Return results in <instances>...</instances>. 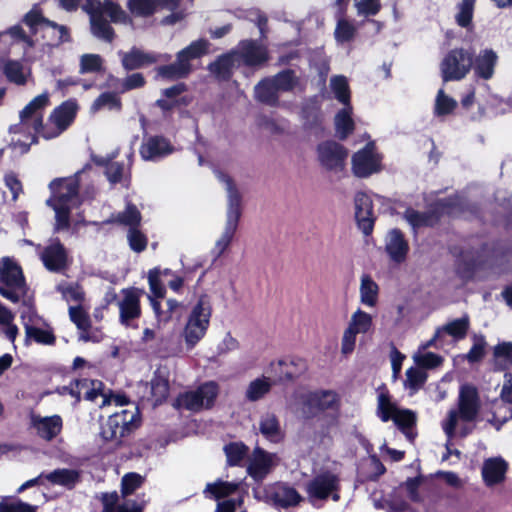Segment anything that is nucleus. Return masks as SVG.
Instances as JSON below:
<instances>
[{
  "label": "nucleus",
  "mask_w": 512,
  "mask_h": 512,
  "mask_svg": "<svg viewBox=\"0 0 512 512\" xmlns=\"http://www.w3.org/2000/svg\"><path fill=\"white\" fill-rule=\"evenodd\" d=\"M49 105V94L44 92L33 98L19 113V122L10 127L12 134L22 135L26 140L17 139L15 147L27 152L36 143L37 135L53 139L65 131L73 122L78 106L74 101H66L55 108L46 126H43V112Z\"/></svg>",
  "instance_id": "f257e3e1"
},
{
  "label": "nucleus",
  "mask_w": 512,
  "mask_h": 512,
  "mask_svg": "<svg viewBox=\"0 0 512 512\" xmlns=\"http://www.w3.org/2000/svg\"><path fill=\"white\" fill-rule=\"evenodd\" d=\"M215 175L227 193L226 223L211 249V255L216 260L230 247L236 234L241 217V195L229 175L221 171H216Z\"/></svg>",
  "instance_id": "f03ea898"
},
{
  "label": "nucleus",
  "mask_w": 512,
  "mask_h": 512,
  "mask_svg": "<svg viewBox=\"0 0 512 512\" xmlns=\"http://www.w3.org/2000/svg\"><path fill=\"white\" fill-rule=\"evenodd\" d=\"M78 186L76 176L56 179L50 183L52 196L47 200V205L55 211L57 230L68 227L70 210L80 204Z\"/></svg>",
  "instance_id": "7ed1b4c3"
},
{
  "label": "nucleus",
  "mask_w": 512,
  "mask_h": 512,
  "mask_svg": "<svg viewBox=\"0 0 512 512\" xmlns=\"http://www.w3.org/2000/svg\"><path fill=\"white\" fill-rule=\"evenodd\" d=\"M211 315L212 307L209 299L206 296H201L192 307L182 333L185 344L189 349L194 348L204 338L210 324Z\"/></svg>",
  "instance_id": "20e7f679"
},
{
  "label": "nucleus",
  "mask_w": 512,
  "mask_h": 512,
  "mask_svg": "<svg viewBox=\"0 0 512 512\" xmlns=\"http://www.w3.org/2000/svg\"><path fill=\"white\" fill-rule=\"evenodd\" d=\"M479 406L477 390L470 385L462 386L459 393L458 410H451L442 424L446 436L453 438L460 420L463 422L473 421L478 414Z\"/></svg>",
  "instance_id": "39448f33"
},
{
  "label": "nucleus",
  "mask_w": 512,
  "mask_h": 512,
  "mask_svg": "<svg viewBox=\"0 0 512 512\" xmlns=\"http://www.w3.org/2000/svg\"><path fill=\"white\" fill-rule=\"evenodd\" d=\"M65 391L80 400L81 396L89 401H97L100 399L98 406L103 408L107 405L114 403L118 407H122L127 404L128 400L125 396L115 395L110 390H105L104 385L98 380H76L72 383L69 388L65 387Z\"/></svg>",
  "instance_id": "423d86ee"
},
{
  "label": "nucleus",
  "mask_w": 512,
  "mask_h": 512,
  "mask_svg": "<svg viewBox=\"0 0 512 512\" xmlns=\"http://www.w3.org/2000/svg\"><path fill=\"white\" fill-rule=\"evenodd\" d=\"M138 422L137 407L121 409L108 417L102 426L101 435L106 441L119 443L123 437L137 427Z\"/></svg>",
  "instance_id": "0eeeda50"
},
{
  "label": "nucleus",
  "mask_w": 512,
  "mask_h": 512,
  "mask_svg": "<svg viewBox=\"0 0 512 512\" xmlns=\"http://www.w3.org/2000/svg\"><path fill=\"white\" fill-rule=\"evenodd\" d=\"M473 50L465 48L451 49L440 63V73L443 82L460 81L472 69Z\"/></svg>",
  "instance_id": "6e6552de"
},
{
  "label": "nucleus",
  "mask_w": 512,
  "mask_h": 512,
  "mask_svg": "<svg viewBox=\"0 0 512 512\" xmlns=\"http://www.w3.org/2000/svg\"><path fill=\"white\" fill-rule=\"evenodd\" d=\"M377 414L383 422L393 420L409 440L413 439L410 428L415 424V413L408 409H399L385 390L378 393Z\"/></svg>",
  "instance_id": "1a4fd4ad"
},
{
  "label": "nucleus",
  "mask_w": 512,
  "mask_h": 512,
  "mask_svg": "<svg viewBox=\"0 0 512 512\" xmlns=\"http://www.w3.org/2000/svg\"><path fill=\"white\" fill-rule=\"evenodd\" d=\"M0 294L14 303L26 294L21 268L9 258H3L0 267Z\"/></svg>",
  "instance_id": "9d476101"
},
{
  "label": "nucleus",
  "mask_w": 512,
  "mask_h": 512,
  "mask_svg": "<svg viewBox=\"0 0 512 512\" xmlns=\"http://www.w3.org/2000/svg\"><path fill=\"white\" fill-rule=\"evenodd\" d=\"M339 487L340 480L338 476L330 471H325L308 481L305 490L308 500L315 504L317 501L326 500L330 496L334 501H338Z\"/></svg>",
  "instance_id": "9b49d317"
},
{
  "label": "nucleus",
  "mask_w": 512,
  "mask_h": 512,
  "mask_svg": "<svg viewBox=\"0 0 512 512\" xmlns=\"http://www.w3.org/2000/svg\"><path fill=\"white\" fill-rule=\"evenodd\" d=\"M219 393L216 382L209 381L202 384L197 390L188 391L178 396L176 407L191 411H199L213 406Z\"/></svg>",
  "instance_id": "f8f14e48"
},
{
  "label": "nucleus",
  "mask_w": 512,
  "mask_h": 512,
  "mask_svg": "<svg viewBox=\"0 0 512 512\" xmlns=\"http://www.w3.org/2000/svg\"><path fill=\"white\" fill-rule=\"evenodd\" d=\"M24 23L30 28L32 33L42 32L44 36L53 39L52 45H60L68 42L69 32L66 26L45 19L37 8L30 10L23 19Z\"/></svg>",
  "instance_id": "ddd939ff"
},
{
  "label": "nucleus",
  "mask_w": 512,
  "mask_h": 512,
  "mask_svg": "<svg viewBox=\"0 0 512 512\" xmlns=\"http://www.w3.org/2000/svg\"><path fill=\"white\" fill-rule=\"evenodd\" d=\"M372 325L373 318L370 314L361 309L353 312L341 337V353L345 356L352 354L356 346L357 335L368 333Z\"/></svg>",
  "instance_id": "4468645a"
},
{
  "label": "nucleus",
  "mask_w": 512,
  "mask_h": 512,
  "mask_svg": "<svg viewBox=\"0 0 512 512\" xmlns=\"http://www.w3.org/2000/svg\"><path fill=\"white\" fill-rule=\"evenodd\" d=\"M143 291L137 288L122 289L117 297L119 322L125 327H134V321L141 316L140 299Z\"/></svg>",
  "instance_id": "2eb2a0df"
},
{
  "label": "nucleus",
  "mask_w": 512,
  "mask_h": 512,
  "mask_svg": "<svg viewBox=\"0 0 512 512\" xmlns=\"http://www.w3.org/2000/svg\"><path fill=\"white\" fill-rule=\"evenodd\" d=\"M29 427L38 438L50 442L60 435L63 429V419L58 414L42 415L31 412Z\"/></svg>",
  "instance_id": "dca6fc26"
},
{
  "label": "nucleus",
  "mask_w": 512,
  "mask_h": 512,
  "mask_svg": "<svg viewBox=\"0 0 512 512\" xmlns=\"http://www.w3.org/2000/svg\"><path fill=\"white\" fill-rule=\"evenodd\" d=\"M381 156L376 152L373 143H368L352 157V171L355 176L366 178L381 170Z\"/></svg>",
  "instance_id": "f3484780"
},
{
  "label": "nucleus",
  "mask_w": 512,
  "mask_h": 512,
  "mask_svg": "<svg viewBox=\"0 0 512 512\" xmlns=\"http://www.w3.org/2000/svg\"><path fill=\"white\" fill-rule=\"evenodd\" d=\"M317 156L325 169L338 172L345 166L348 151L335 141H324L317 146Z\"/></svg>",
  "instance_id": "a211bd4d"
},
{
  "label": "nucleus",
  "mask_w": 512,
  "mask_h": 512,
  "mask_svg": "<svg viewBox=\"0 0 512 512\" xmlns=\"http://www.w3.org/2000/svg\"><path fill=\"white\" fill-rule=\"evenodd\" d=\"M279 463V457L256 447L248 460L247 473L255 481L263 480Z\"/></svg>",
  "instance_id": "6ab92c4d"
},
{
  "label": "nucleus",
  "mask_w": 512,
  "mask_h": 512,
  "mask_svg": "<svg viewBox=\"0 0 512 512\" xmlns=\"http://www.w3.org/2000/svg\"><path fill=\"white\" fill-rule=\"evenodd\" d=\"M181 0H127L126 7L133 18L148 19L160 9L174 11Z\"/></svg>",
  "instance_id": "aec40b11"
},
{
  "label": "nucleus",
  "mask_w": 512,
  "mask_h": 512,
  "mask_svg": "<svg viewBox=\"0 0 512 512\" xmlns=\"http://www.w3.org/2000/svg\"><path fill=\"white\" fill-rule=\"evenodd\" d=\"M494 356L506 370L505 382L500 393L501 399L504 402L512 403V342L498 344L494 349ZM510 418H512V409Z\"/></svg>",
  "instance_id": "412c9836"
},
{
  "label": "nucleus",
  "mask_w": 512,
  "mask_h": 512,
  "mask_svg": "<svg viewBox=\"0 0 512 512\" xmlns=\"http://www.w3.org/2000/svg\"><path fill=\"white\" fill-rule=\"evenodd\" d=\"M509 468L508 462L501 456L489 457L483 461L481 477L484 485L494 488L503 484Z\"/></svg>",
  "instance_id": "4be33fe9"
},
{
  "label": "nucleus",
  "mask_w": 512,
  "mask_h": 512,
  "mask_svg": "<svg viewBox=\"0 0 512 512\" xmlns=\"http://www.w3.org/2000/svg\"><path fill=\"white\" fill-rule=\"evenodd\" d=\"M234 53L238 59V65L257 66L268 60L266 48L252 40L240 42Z\"/></svg>",
  "instance_id": "5701e85b"
},
{
  "label": "nucleus",
  "mask_w": 512,
  "mask_h": 512,
  "mask_svg": "<svg viewBox=\"0 0 512 512\" xmlns=\"http://www.w3.org/2000/svg\"><path fill=\"white\" fill-rule=\"evenodd\" d=\"M100 6L96 0H86L83 9L90 16L91 31L97 38L111 42L114 38V31L110 24L103 18Z\"/></svg>",
  "instance_id": "b1692460"
},
{
  "label": "nucleus",
  "mask_w": 512,
  "mask_h": 512,
  "mask_svg": "<svg viewBox=\"0 0 512 512\" xmlns=\"http://www.w3.org/2000/svg\"><path fill=\"white\" fill-rule=\"evenodd\" d=\"M337 402V394L333 391L307 393L303 396V412L307 415H314L320 411L335 408Z\"/></svg>",
  "instance_id": "393cba45"
},
{
  "label": "nucleus",
  "mask_w": 512,
  "mask_h": 512,
  "mask_svg": "<svg viewBox=\"0 0 512 512\" xmlns=\"http://www.w3.org/2000/svg\"><path fill=\"white\" fill-rule=\"evenodd\" d=\"M44 266L53 272H59L67 265L68 254L59 240L53 239L40 253Z\"/></svg>",
  "instance_id": "a878e982"
},
{
  "label": "nucleus",
  "mask_w": 512,
  "mask_h": 512,
  "mask_svg": "<svg viewBox=\"0 0 512 512\" xmlns=\"http://www.w3.org/2000/svg\"><path fill=\"white\" fill-rule=\"evenodd\" d=\"M172 152L173 147L170 142L161 136L145 139L140 147V155L145 161H158Z\"/></svg>",
  "instance_id": "bb28decb"
},
{
  "label": "nucleus",
  "mask_w": 512,
  "mask_h": 512,
  "mask_svg": "<svg viewBox=\"0 0 512 512\" xmlns=\"http://www.w3.org/2000/svg\"><path fill=\"white\" fill-rule=\"evenodd\" d=\"M385 251L392 262L399 264L405 261L409 245L400 230L392 229L387 233Z\"/></svg>",
  "instance_id": "cd10ccee"
},
{
  "label": "nucleus",
  "mask_w": 512,
  "mask_h": 512,
  "mask_svg": "<svg viewBox=\"0 0 512 512\" xmlns=\"http://www.w3.org/2000/svg\"><path fill=\"white\" fill-rule=\"evenodd\" d=\"M497 62L498 55L493 49H483L476 56L473 53L472 69L475 76L483 80L491 79L494 76Z\"/></svg>",
  "instance_id": "c85d7f7f"
},
{
  "label": "nucleus",
  "mask_w": 512,
  "mask_h": 512,
  "mask_svg": "<svg viewBox=\"0 0 512 512\" xmlns=\"http://www.w3.org/2000/svg\"><path fill=\"white\" fill-rule=\"evenodd\" d=\"M268 497L275 505L284 508L295 506L302 500L296 489L283 483L271 487L268 491Z\"/></svg>",
  "instance_id": "c756f323"
},
{
  "label": "nucleus",
  "mask_w": 512,
  "mask_h": 512,
  "mask_svg": "<svg viewBox=\"0 0 512 512\" xmlns=\"http://www.w3.org/2000/svg\"><path fill=\"white\" fill-rule=\"evenodd\" d=\"M151 398L154 404H161L169 394V373L166 368H158L150 382Z\"/></svg>",
  "instance_id": "7c9ffc66"
},
{
  "label": "nucleus",
  "mask_w": 512,
  "mask_h": 512,
  "mask_svg": "<svg viewBox=\"0 0 512 512\" xmlns=\"http://www.w3.org/2000/svg\"><path fill=\"white\" fill-rule=\"evenodd\" d=\"M259 431L267 440L273 443L280 442L284 437L279 420L272 413H265L261 416Z\"/></svg>",
  "instance_id": "2f4dec72"
},
{
  "label": "nucleus",
  "mask_w": 512,
  "mask_h": 512,
  "mask_svg": "<svg viewBox=\"0 0 512 512\" xmlns=\"http://www.w3.org/2000/svg\"><path fill=\"white\" fill-rule=\"evenodd\" d=\"M254 97L257 101L269 106L279 105V92L270 77L261 80L254 87Z\"/></svg>",
  "instance_id": "473e14b6"
},
{
  "label": "nucleus",
  "mask_w": 512,
  "mask_h": 512,
  "mask_svg": "<svg viewBox=\"0 0 512 512\" xmlns=\"http://www.w3.org/2000/svg\"><path fill=\"white\" fill-rule=\"evenodd\" d=\"M96 4L101 7V13L109 16L113 23L133 26L131 14H128L118 3L111 0H105L104 2L96 0Z\"/></svg>",
  "instance_id": "72a5a7b5"
},
{
  "label": "nucleus",
  "mask_w": 512,
  "mask_h": 512,
  "mask_svg": "<svg viewBox=\"0 0 512 512\" xmlns=\"http://www.w3.org/2000/svg\"><path fill=\"white\" fill-rule=\"evenodd\" d=\"M122 64L126 70H134L145 65L157 62L158 57L153 53H146L137 48L131 49L128 53H123Z\"/></svg>",
  "instance_id": "f704fd0d"
},
{
  "label": "nucleus",
  "mask_w": 512,
  "mask_h": 512,
  "mask_svg": "<svg viewBox=\"0 0 512 512\" xmlns=\"http://www.w3.org/2000/svg\"><path fill=\"white\" fill-rule=\"evenodd\" d=\"M238 59L234 50L220 56L215 62L209 65L210 72L219 79H228L233 68L239 67Z\"/></svg>",
  "instance_id": "c9c22d12"
},
{
  "label": "nucleus",
  "mask_w": 512,
  "mask_h": 512,
  "mask_svg": "<svg viewBox=\"0 0 512 512\" xmlns=\"http://www.w3.org/2000/svg\"><path fill=\"white\" fill-rule=\"evenodd\" d=\"M352 105H343L334 117L335 130L340 139H345L354 130V122L352 119Z\"/></svg>",
  "instance_id": "e433bc0d"
},
{
  "label": "nucleus",
  "mask_w": 512,
  "mask_h": 512,
  "mask_svg": "<svg viewBox=\"0 0 512 512\" xmlns=\"http://www.w3.org/2000/svg\"><path fill=\"white\" fill-rule=\"evenodd\" d=\"M2 71L6 78L16 85H24L30 75V69L17 60L5 61L2 65Z\"/></svg>",
  "instance_id": "4c0bfd02"
},
{
  "label": "nucleus",
  "mask_w": 512,
  "mask_h": 512,
  "mask_svg": "<svg viewBox=\"0 0 512 512\" xmlns=\"http://www.w3.org/2000/svg\"><path fill=\"white\" fill-rule=\"evenodd\" d=\"M469 325V317L465 315L438 327L437 330L440 332L444 341L446 335L451 336L455 341H459L465 338Z\"/></svg>",
  "instance_id": "58836bf2"
},
{
  "label": "nucleus",
  "mask_w": 512,
  "mask_h": 512,
  "mask_svg": "<svg viewBox=\"0 0 512 512\" xmlns=\"http://www.w3.org/2000/svg\"><path fill=\"white\" fill-rule=\"evenodd\" d=\"M119 495L117 492L106 493L102 496L105 512H142V507L135 501H127L118 504Z\"/></svg>",
  "instance_id": "ea45409f"
},
{
  "label": "nucleus",
  "mask_w": 512,
  "mask_h": 512,
  "mask_svg": "<svg viewBox=\"0 0 512 512\" xmlns=\"http://www.w3.org/2000/svg\"><path fill=\"white\" fill-rule=\"evenodd\" d=\"M360 301L367 307H374L378 301L379 287L367 274H363L360 280Z\"/></svg>",
  "instance_id": "a19ab883"
},
{
  "label": "nucleus",
  "mask_w": 512,
  "mask_h": 512,
  "mask_svg": "<svg viewBox=\"0 0 512 512\" xmlns=\"http://www.w3.org/2000/svg\"><path fill=\"white\" fill-rule=\"evenodd\" d=\"M273 385V381L270 377H266L265 375L258 377L248 384L245 397L251 402L258 401L269 393Z\"/></svg>",
  "instance_id": "79ce46f5"
},
{
  "label": "nucleus",
  "mask_w": 512,
  "mask_h": 512,
  "mask_svg": "<svg viewBox=\"0 0 512 512\" xmlns=\"http://www.w3.org/2000/svg\"><path fill=\"white\" fill-rule=\"evenodd\" d=\"M208 48L209 42L207 40L198 39L196 41L191 42L190 45H188L184 49L180 50L177 53V57L183 64L191 66L190 61L205 55L208 52Z\"/></svg>",
  "instance_id": "37998d69"
},
{
  "label": "nucleus",
  "mask_w": 512,
  "mask_h": 512,
  "mask_svg": "<svg viewBox=\"0 0 512 512\" xmlns=\"http://www.w3.org/2000/svg\"><path fill=\"white\" fill-rule=\"evenodd\" d=\"M45 479L53 485L72 488L79 481V473L73 469H56L47 473Z\"/></svg>",
  "instance_id": "c03bdc74"
},
{
  "label": "nucleus",
  "mask_w": 512,
  "mask_h": 512,
  "mask_svg": "<svg viewBox=\"0 0 512 512\" xmlns=\"http://www.w3.org/2000/svg\"><path fill=\"white\" fill-rule=\"evenodd\" d=\"M69 316L71 321L81 330L80 340L89 341L91 338L88 334V329L90 328L88 313L81 306H70Z\"/></svg>",
  "instance_id": "a18cd8bd"
},
{
  "label": "nucleus",
  "mask_w": 512,
  "mask_h": 512,
  "mask_svg": "<svg viewBox=\"0 0 512 512\" xmlns=\"http://www.w3.org/2000/svg\"><path fill=\"white\" fill-rule=\"evenodd\" d=\"M329 86L334 97L342 105L351 104L349 84L345 76L335 75L331 77Z\"/></svg>",
  "instance_id": "49530a36"
},
{
  "label": "nucleus",
  "mask_w": 512,
  "mask_h": 512,
  "mask_svg": "<svg viewBox=\"0 0 512 512\" xmlns=\"http://www.w3.org/2000/svg\"><path fill=\"white\" fill-rule=\"evenodd\" d=\"M476 0H460L456 5L455 21L462 28H468L473 19Z\"/></svg>",
  "instance_id": "de8ad7c7"
},
{
  "label": "nucleus",
  "mask_w": 512,
  "mask_h": 512,
  "mask_svg": "<svg viewBox=\"0 0 512 512\" xmlns=\"http://www.w3.org/2000/svg\"><path fill=\"white\" fill-rule=\"evenodd\" d=\"M357 32L355 24L344 18L339 17L334 31L335 40L340 43H347L354 39Z\"/></svg>",
  "instance_id": "09e8293b"
},
{
  "label": "nucleus",
  "mask_w": 512,
  "mask_h": 512,
  "mask_svg": "<svg viewBox=\"0 0 512 512\" xmlns=\"http://www.w3.org/2000/svg\"><path fill=\"white\" fill-rule=\"evenodd\" d=\"M270 78L274 82L278 92L291 91L299 84L297 75L290 69L283 70Z\"/></svg>",
  "instance_id": "8fccbe9b"
},
{
  "label": "nucleus",
  "mask_w": 512,
  "mask_h": 512,
  "mask_svg": "<svg viewBox=\"0 0 512 512\" xmlns=\"http://www.w3.org/2000/svg\"><path fill=\"white\" fill-rule=\"evenodd\" d=\"M404 219L413 230H416L421 227L433 225L438 217L429 213H421L414 209H407L404 213Z\"/></svg>",
  "instance_id": "3c124183"
},
{
  "label": "nucleus",
  "mask_w": 512,
  "mask_h": 512,
  "mask_svg": "<svg viewBox=\"0 0 512 512\" xmlns=\"http://www.w3.org/2000/svg\"><path fill=\"white\" fill-rule=\"evenodd\" d=\"M238 487L239 483L218 480L214 483L207 484L204 493L207 496L209 494L215 499H220L233 494L238 489Z\"/></svg>",
  "instance_id": "603ef678"
},
{
  "label": "nucleus",
  "mask_w": 512,
  "mask_h": 512,
  "mask_svg": "<svg viewBox=\"0 0 512 512\" xmlns=\"http://www.w3.org/2000/svg\"><path fill=\"white\" fill-rule=\"evenodd\" d=\"M192 70L191 66H187L180 62L176 57V61L170 65L161 66L157 69L158 75L163 78L176 79L186 77Z\"/></svg>",
  "instance_id": "864d4df0"
},
{
  "label": "nucleus",
  "mask_w": 512,
  "mask_h": 512,
  "mask_svg": "<svg viewBox=\"0 0 512 512\" xmlns=\"http://www.w3.org/2000/svg\"><path fill=\"white\" fill-rule=\"evenodd\" d=\"M26 344L29 343L30 340H34L35 342L43 345H52L55 343V336L51 330L41 329L39 326L28 327L25 331Z\"/></svg>",
  "instance_id": "5fc2aeb1"
},
{
  "label": "nucleus",
  "mask_w": 512,
  "mask_h": 512,
  "mask_svg": "<svg viewBox=\"0 0 512 512\" xmlns=\"http://www.w3.org/2000/svg\"><path fill=\"white\" fill-rule=\"evenodd\" d=\"M302 119L307 127H313L321 122V113L315 98L309 99L302 109Z\"/></svg>",
  "instance_id": "6e6d98bb"
},
{
  "label": "nucleus",
  "mask_w": 512,
  "mask_h": 512,
  "mask_svg": "<svg viewBox=\"0 0 512 512\" xmlns=\"http://www.w3.org/2000/svg\"><path fill=\"white\" fill-rule=\"evenodd\" d=\"M227 463L230 466H238L247 455L248 448L243 443H230L224 447Z\"/></svg>",
  "instance_id": "4d7b16f0"
},
{
  "label": "nucleus",
  "mask_w": 512,
  "mask_h": 512,
  "mask_svg": "<svg viewBox=\"0 0 512 512\" xmlns=\"http://www.w3.org/2000/svg\"><path fill=\"white\" fill-rule=\"evenodd\" d=\"M457 106V101L448 96L443 89H440L435 99L434 112L437 116H444L452 113Z\"/></svg>",
  "instance_id": "13d9d810"
},
{
  "label": "nucleus",
  "mask_w": 512,
  "mask_h": 512,
  "mask_svg": "<svg viewBox=\"0 0 512 512\" xmlns=\"http://www.w3.org/2000/svg\"><path fill=\"white\" fill-rule=\"evenodd\" d=\"M286 365L287 362L282 359L271 361L269 366L265 370V373L267 374L266 377H270V379L273 381V384L283 380L292 379V374L284 370V367Z\"/></svg>",
  "instance_id": "bf43d9fd"
},
{
  "label": "nucleus",
  "mask_w": 512,
  "mask_h": 512,
  "mask_svg": "<svg viewBox=\"0 0 512 512\" xmlns=\"http://www.w3.org/2000/svg\"><path fill=\"white\" fill-rule=\"evenodd\" d=\"M37 506L19 499L3 497L0 500V512H36Z\"/></svg>",
  "instance_id": "052dcab7"
},
{
  "label": "nucleus",
  "mask_w": 512,
  "mask_h": 512,
  "mask_svg": "<svg viewBox=\"0 0 512 512\" xmlns=\"http://www.w3.org/2000/svg\"><path fill=\"white\" fill-rule=\"evenodd\" d=\"M415 364L424 369H433L440 366L443 362V358L433 352H421L417 351L413 355Z\"/></svg>",
  "instance_id": "680f3d73"
},
{
  "label": "nucleus",
  "mask_w": 512,
  "mask_h": 512,
  "mask_svg": "<svg viewBox=\"0 0 512 512\" xmlns=\"http://www.w3.org/2000/svg\"><path fill=\"white\" fill-rule=\"evenodd\" d=\"M120 99L115 93L105 92L101 94L92 104L91 110L93 112H97L103 108H107L109 110H119L120 109Z\"/></svg>",
  "instance_id": "e2e57ef3"
},
{
  "label": "nucleus",
  "mask_w": 512,
  "mask_h": 512,
  "mask_svg": "<svg viewBox=\"0 0 512 512\" xmlns=\"http://www.w3.org/2000/svg\"><path fill=\"white\" fill-rule=\"evenodd\" d=\"M168 270H164L163 272L157 268L152 269L148 273V283L150 287V291L155 298H162L165 295V287L161 283V275L168 274Z\"/></svg>",
  "instance_id": "0e129e2a"
},
{
  "label": "nucleus",
  "mask_w": 512,
  "mask_h": 512,
  "mask_svg": "<svg viewBox=\"0 0 512 512\" xmlns=\"http://www.w3.org/2000/svg\"><path fill=\"white\" fill-rule=\"evenodd\" d=\"M427 374L420 367H411L406 371L405 386L417 391L426 381Z\"/></svg>",
  "instance_id": "69168bd1"
},
{
  "label": "nucleus",
  "mask_w": 512,
  "mask_h": 512,
  "mask_svg": "<svg viewBox=\"0 0 512 512\" xmlns=\"http://www.w3.org/2000/svg\"><path fill=\"white\" fill-rule=\"evenodd\" d=\"M116 221L130 228L137 227L141 221V214L136 206L128 204L126 209L117 215Z\"/></svg>",
  "instance_id": "338daca9"
},
{
  "label": "nucleus",
  "mask_w": 512,
  "mask_h": 512,
  "mask_svg": "<svg viewBox=\"0 0 512 512\" xmlns=\"http://www.w3.org/2000/svg\"><path fill=\"white\" fill-rule=\"evenodd\" d=\"M102 58L98 54H84L80 57V68L81 74L98 72L102 68Z\"/></svg>",
  "instance_id": "774afa93"
}]
</instances>
